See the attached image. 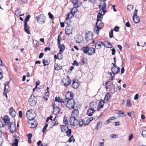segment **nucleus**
<instances>
[{"mask_svg": "<svg viewBox=\"0 0 146 146\" xmlns=\"http://www.w3.org/2000/svg\"><path fill=\"white\" fill-rule=\"evenodd\" d=\"M112 73L114 74H117L119 72L120 68L117 67V66L113 67L111 68Z\"/></svg>", "mask_w": 146, "mask_h": 146, "instance_id": "f3484780", "label": "nucleus"}, {"mask_svg": "<svg viewBox=\"0 0 146 146\" xmlns=\"http://www.w3.org/2000/svg\"><path fill=\"white\" fill-rule=\"evenodd\" d=\"M133 21L135 23H139L140 21L139 17H138V16L136 17H133Z\"/></svg>", "mask_w": 146, "mask_h": 146, "instance_id": "c85d7f7f", "label": "nucleus"}, {"mask_svg": "<svg viewBox=\"0 0 146 146\" xmlns=\"http://www.w3.org/2000/svg\"><path fill=\"white\" fill-rule=\"evenodd\" d=\"M9 129L11 133L15 131L16 130V125L15 123H11L9 125Z\"/></svg>", "mask_w": 146, "mask_h": 146, "instance_id": "f8f14e48", "label": "nucleus"}, {"mask_svg": "<svg viewBox=\"0 0 146 146\" xmlns=\"http://www.w3.org/2000/svg\"><path fill=\"white\" fill-rule=\"evenodd\" d=\"M61 105L62 107L65 106L66 105L67 106V100H66L65 99V100H63V101L61 102Z\"/></svg>", "mask_w": 146, "mask_h": 146, "instance_id": "473e14b6", "label": "nucleus"}, {"mask_svg": "<svg viewBox=\"0 0 146 146\" xmlns=\"http://www.w3.org/2000/svg\"><path fill=\"white\" fill-rule=\"evenodd\" d=\"M72 27L70 26H68L65 29V33L66 35H69L72 32Z\"/></svg>", "mask_w": 146, "mask_h": 146, "instance_id": "dca6fc26", "label": "nucleus"}, {"mask_svg": "<svg viewBox=\"0 0 146 146\" xmlns=\"http://www.w3.org/2000/svg\"><path fill=\"white\" fill-rule=\"evenodd\" d=\"M53 125H52V127H53L55 125H57L58 124V123L57 122V120H56V117L54 118L53 121L52 122Z\"/></svg>", "mask_w": 146, "mask_h": 146, "instance_id": "c9c22d12", "label": "nucleus"}, {"mask_svg": "<svg viewBox=\"0 0 146 146\" xmlns=\"http://www.w3.org/2000/svg\"><path fill=\"white\" fill-rule=\"evenodd\" d=\"M9 82H7L5 84V87L4 89V90L5 92H8L9 91Z\"/></svg>", "mask_w": 146, "mask_h": 146, "instance_id": "a878e982", "label": "nucleus"}, {"mask_svg": "<svg viewBox=\"0 0 146 146\" xmlns=\"http://www.w3.org/2000/svg\"><path fill=\"white\" fill-rule=\"evenodd\" d=\"M103 45H104L105 47H106V45L104 42H99L95 43V47L96 49H98L102 48Z\"/></svg>", "mask_w": 146, "mask_h": 146, "instance_id": "2eb2a0df", "label": "nucleus"}, {"mask_svg": "<svg viewBox=\"0 0 146 146\" xmlns=\"http://www.w3.org/2000/svg\"><path fill=\"white\" fill-rule=\"evenodd\" d=\"M61 39V37L60 36V35H59L58 38V45L60 44V40Z\"/></svg>", "mask_w": 146, "mask_h": 146, "instance_id": "4d7b16f0", "label": "nucleus"}, {"mask_svg": "<svg viewBox=\"0 0 146 146\" xmlns=\"http://www.w3.org/2000/svg\"><path fill=\"white\" fill-rule=\"evenodd\" d=\"M72 3L75 5H76V7H78V5H77V3H78V0H72Z\"/></svg>", "mask_w": 146, "mask_h": 146, "instance_id": "a19ab883", "label": "nucleus"}, {"mask_svg": "<svg viewBox=\"0 0 146 146\" xmlns=\"http://www.w3.org/2000/svg\"><path fill=\"white\" fill-rule=\"evenodd\" d=\"M60 128L62 131L63 132L66 131V130L68 129V127L67 126L64 125H61Z\"/></svg>", "mask_w": 146, "mask_h": 146, "instance_id": "cd10ccee", "label": "nucleus"}, {"mask_svg": "<svg viewBox=\"0 0 146 146\" xmlns=\"http://www.w3.org/2000/svg\"><path fill=\"white\" fill-rule=\"evenodd\" d=\"M24 30L28 34H29L30 33V32L29 30V27L27 24V23H24Z\"/></svg>", "mask_w": 146, "mask_h": 146, "instance_id": "aec40b11", "label": "nucleus"}, {"mask_svg": "<svg viewBox=\"0 0 146 146\" xmlns=\"http://www.w3.org/2000/svg\"><path fill=\"white\" fill-rule=\"evenodd\" d=\"M95 53V49L94 48L92 47H91L90 48H89L88 54V55H94Z\"/></svg>", "mask_w": 146, "mask_h": 146, "instance_id": "5701e85b", "label": "nucleus"}, {"mask_svg": "<svg viewBox=\"0 0 146 146\" xmlns=\"http://www.w3.org/2000/svg\"><path fill=\"white\" fill-rule=\"evenodd\" d=\"M32 110H28L26 113L27 117L29 120V121L33 120L35 118V116L33 115V113L31 112Z\"/></svg>", "mask_w": 146, "mask_h": 146, "instance_id": "0eeeda50", "label": "nucleus"}, {"mask_svg": "<svg viewBox=\"0 0 146 146\" xmlns=\"http://www.w3.org/2000/svg\"><path fill=\"white\" fill-rule=\"evenodd\" d=\"M104 105V101H102V100H101L99 103L98 106L97 108V110L99 111L100 109L103 108Z\"/></svg>", "mask_w": 146, "mask_h": 146, "instance_id": "393cba45", "label": "nucleus"}, {"mask_svg": "<svg viewBox=\"0 0 146 146\" xmlns=\"http://www.w3.org/2000/svg\"><path fill=\"white\" fill-rule=\"evenodd\" d=\"M142 136L143 137H146V131L144 130L143 131L142 133L141 134Z\"/></svg>", "mask_w": 146, "mask_h": 146, "instance_id": "5fc2aeb1", "label": "nucleus"}, {"mask_svg": "<svg viewBox=\"0 0 146 146\" xmlns=\"http://www.w3.org/2000/svg\"><path fill=\"white\" fill-rule=\"evenodd\" d=\"M89 49V47L88 46H86L82 48V50L83 51L84 53H88V54Z\"/></svg>", "mask_w": 146, "mask_h": 146, "instance_id": "2f4dec72", "label": "nucleus"}, {"mask_svg": "<svg viewBox=\"0 0 146 146\" xmlns=\"http://www.w3.org/2000/svg\"><path fill=\"white\" fill-rule=\"evenodd\" d=\"M104 145V142H99L98 144V146H103Z\"/></svg>", "mask_w": 146, "mask_h": 146, "instance_id": "13d9d810", "label": "nucleus"}, {"mask_svg": "<svg viewBox=\"0 0 146 146\" xmlns=\"http://www.w3.org/2000/svg\"><path fill=\"white\" fill-rule=\"evenodd\" d=\"M96 26L94 29V32L98 34L100 30L104 27V24L101 20L97 21Z\"/></svg>", "mask_w": 146, "mask_h": 146, "instance_id": "f03ea898", "label": "nucleus"}, {"mask_svg": "<svg viewBox=\"0 0 146 146\" xmlns=\"http://www.w3.org/2000/svg\"><path fill=\"white\" fill-rule=\"evenodd\" d=\"M84 121L83 120L81 119L79 120L78 124L80 126H82L84 125Z\"/></svg>", "mask_w": 146, "mask_h": 146, "instance_id": "f704fd0d", "label": "nucleus"}, {"mask_svg": "<svg viewBox=\"0 0 146 146\" xmlns=\"http://www.w3.org/2000/svg\"><path fill=\"white\" fill-rule=\"evenodd\" d=\"M3 120L6 125H9L11 123L10 122V119L7 115H5L4 117Z\"/></svg>", "mask_w": 146, "mask_h": 146, "instance_id": "a211bd4d", "label": "nucleus"}, {"mask_svg": "<svg viewBox=\"0 0 146 146\" xmlns=\"http://www.w3.org/2000/svg\"><path fill=\"white\" fill-rule=\"evenodd\" d=\"M95 111V110L94 108H91L88 109L87 110V114L88 116H91L92 115V114Z\"/></svg>", "mask_w": 146, "mask_h": 146, "instance_id": "412c9836", "label": "nucleus"}, {"mask_svg": "<svg viewBox=\"0 0 146 146\" xmlns=\"http://www.w3.org/2000/svg\"><path fill=\"white\" fill-rule=\"evenodd\" d=\"M138 10L137 9H135L134 12L133 17H136L138 16L137 15Z\"/></svg>", "mask_w": 146, "mask_h": 146, "instance_id": "864d4df0", "label": "nucleus"}, {"mask_svg": "<svg viewBox=\"0 0 146 146\" xmlns=\"http://www.w3.org/2000/svg\"><path fill=\"white\" fill-rule=\"evenodd\" d=\"M73 141V142H74L75 141V139H74V137L73 135H72L70 138L69 139L68 142L69 143L71 142L72 141Z\"/></svg>", "mask_w": 146, "mask_h": 146, "instance_id": "c03bdc74", "label": "nucleus"}, {"mask_svg": "<svg viewBox=\"0 0 146 146\" xmlns=\"http://www.w3.org/2000/svg\"><path fill=\"white\" fill-rule=\"evenodd\" d=\"M114 60V63H112V64H113V66L114 67L116 66L115 64L116 61V58L115 57H114L113 58Z\"/></svg>", "mask_w": 146, "mask_h": 146, "instance_id": "680f3d73", "label": "nucleus"}, {"mask_svg": "<svg viewBox=\"0 0 146 146\" xmlns=\"http://www.w3.org/2000/svg\"><path fill=\"white\" fill-rule=\"evenodd\" d=\"M110 97V94L109 93H107L105 95L104 98V100L106 99L107 101Z\"/></svg>", "mask_w": 146, "mask_h": 146, "instance_id": "79ce46f5", "label": "nucleus"}, {"mask_svg": "<svg viewBox=\"0 0 146 146\" xmlns=\"http://www.w3.org/2000/svg\"><path fill=\"white\" fill-rule=\"evenodd\" d=\"M71 82V80L68 76L65 78H63L62 80V83L64 86H67Z\"/></svg>", "mask_w": 146, "mask_h": 146, "instance_id": "39448f33", "label": "nucleus"}, {"mask_svg": "<svg viewBox=\"0 0 146 146\" xmlns=\"http://www.w3.org/2000/svg\"><path fill=\"white\" fill-rule=\"evenodd\" d=\"M105 43L108 46H107V48H111L112 47V45H111L110 42H107L106 41L105 42Z\"/></svg>", "mask_w": 146, "mask_h": 146, "instance_id": "ea45409f", "label": "nucleus"}, {"mask_svg": "<svg viewBox=\"0 0 146 146\" xmlns=\"http://www.w3.org/2000/svg\"><path fill=\"white\" fill-rule=\"evenodd\" d=\"M29 102L31 106H34L36 103V98L34 95L32 94L29 98Z\"/></svg>", "mask_w": 146, "mask_h": 146, "instance_id": "7ed1b4c3", "label": "nucleus"}, {"mask_svg": "<svg viewBox=\"0 0 146 146\" xmlns=\"http://www.w3.org/2000/svg\"><path fill=\"white\" fill-rule=\"evenodd\" d=\"M77 10V9L76 8H73L71 10L70 13L67 14L66 18L69 19L71 18L72 17V15L73 16L75 14Z\"/></svg>", "mask_w": 146, "mask_h": 146, "instance_id": "9b49d317", "label": "nucleus"}, {"mask_svg": "<svg viewBox=\"0 0 146 146\" xmlns=\"http://www.w3.org/2000/svg\"><path fill=\"white\" fill-rule=\"evenodd\" d=\"M83 38L82 36H79L76 39V42L77 43L82 42Z\"/></svg>", "mask_w": 146, "mask_h": 146, "instance_id": "bb28decb", "label": "nucleus"}, {"mask_svg": "<svg viewBox=\"0 0 146 146\" xmlns=\"http://www.w3.org/2000/svg\"><path fill=\"white\" fill-rule=\"evenodd\" d=\"M36 17L37 22L41 24L44 23L46 19L45 17L43 14L40 15Z\"/></svg>", "mask_w": 146, "mask_h": 146, "instance_id": "6e6552de", "label": "nucleus"}, {"mask_svg": "<svg viewBox=\"0 0 146 146\" xmlns=\"http://www.w3.org/2000/svg\"><path fill=\"white\" fill-rule=\"evenodd\" d=\"M70 19H68L66 18V19L65 20V23L67 25H69L70 23Z\"/></svg>", "mask_w": 146, "mask_h": 146, "instance_id": "a18cd8bd", "label": "nucleus"}, {"mask_svg": "<svg viewBox=\"0 0 146 146\" xmlns=\"http://www.w3.org/2000/svg\"><path fill=\"white\" fill-rule=\"evenodd\" d=\"M106 5L105 3H101L99 5L100 12L97 15V21L101 20L103 15L106 12Z\"/></svg>", "mask_w": 146, "mask_h": 146, "instance_id": "f257e3e1", "label": "nucleus"}, {"mask_svg": "<svg viewBox=\"0 0 146 146\" xmlns=\"http://www.w3.org/2000/svg\"><path fill=\"white\" fill-rule=\"evenodd\" d=\"M63 99L61 98L60 97H56L55 98V101L56 102H61L63 101Z\"/></svg>", "mask_w": 146, "mask_h": 146, "instance_id": "58836bf2", "label": "nucleus"}, {"mask_svg": "<svg viewBox=\"0 0 146 146\" xmlns=\"http://www.w3.org/2000/svg\"><path fill=\"white\" fill-rule=\"evenodd\" d=\"M112 138H116L118 137V135L115 134H112L110 136Z\"/></svg>", "mask_w": 146, "mask_h": 146, "instance_id": "8fccbe9b", "label": "nucleus"}, {"mask_svg": "<svg viewBox=\"0 0 146 146\" xmlns=\"http://www.w3.org/2000/svg\"><path fill=\"white\" fill-rule=\"evenodd\" d=\"M79 114V111L77 109V108L74 109V111L72 112V117L74 116V117L77 116Z\"/></svg>", "mask_w": 146, "mask_h": 146, "instance_id": "b1692460", "label": "nucleus"}, {"mask_svg": "<svg viewBox=\"0 0 146 146\" xmlns=\"http://www.w3.org/2000/svg\"><path fill=\"white\" fill-rule=\"evenodd\" d=\"M58 48H60V53L58 54H60L63 52L65 49V47L63 44H60V45H58Z\"/></svg>", "mask_w": 146, "mask_h": 146, "instance_id": "4be33fe9", "label": "nucleus"}, {"mask_svg": "<svg viewBox=\"0 0 146 146\" xmlns=\"http://www.w3.org/2000/svg\"><path fill=\"white\" fill-rule=\"evenodd\" d=\"M125 25L126 27H129L130 26V24L129 22H127L126 23Z\"/></svg>", "mask_w": 146, "mask_h": 146, "instance_id": "774afa93", "label": "nucleus"}, {"mask_svg": "<svg viewBox=\"0 0 146 146\" xmlns=\"http://www.w3.org/2000/svg\"><path fill=\"white\" fill-rule=\"evenodd\" d=\"M111 50L112 51V54L113 55L115 54V50L114 48H113Z\"/></svg>", "mask_w": 146, "mask_h": 146, "instance_id": "338daca9", "label": "nucleus"}, {"mask_svg": "<svg viewBox=\"0 0 146 146\" xmlns=\"http://www.w3.org/2000/svg\"><path fill=\"white\" fill-rule=\"evenodd\" d=\"M133 138V135L132 134H131L129 137V141H130Z\"/></svg>", "mask_w": 146, "mask_h": 146, "instance_id": "0e129e2a", "label": "nucleus"}, {"mask_svg": "<svg viewBox=\"0 0 146 146\" xmlns=\"http://www.w3.org/2000/svg\"><path fill=\"white\" fill-rule=\"evenodd\" d=\"M2 70L1 69V68H0V79H1L3 77V76L2 75L3 74H2Z\"/></svg>", "mask_w": 146, "mask_h": 146, "instance_id": "052dcab7", "label": "nucleus"}, {"mask_svg": "<svg viewBox=\"0 0 146 146\" xmlns=\"http://www.w3.org/2000/svg\"><path fill=\"white\" fill-rule=\"evenodd\" d=\"M72 65L74 66L76 65V66H78L79 65V63L76 61L74 60L72 64Z\"/></svg>", "mask_w": 146, "mask_h": 146, "instance_id": "bf43d9fd", "label": "nucleus"}, {"mask_svg": "<svg viewBox=\"0 0 146 146\" xmlns=\"http://www.w3.org/2000/svg\"><path fill=\"white\" fill-rule=\"evenodd\" d=\"M48 126V124H46L44 126V127L42 129V132L44 133L45 131L46 130V128Z\"/></svg>", "mask_w": 146, "mask_h": 146, "instance_id": "3c124183", "label": "nucleus"}, {"mask_svg": "<svg viewBox=\"0 0 146 146\" xmlns=\"http://www.w3.org/2000/svg\"><path fill=\"white\" fill-rule=\"evenodd\" d=\"M70 122L71 125L74 126L78 125V121L76 119L74 116L70 117Z\"/></svg>", "mask_w": 146, "mask_h": 146, "instance_id": "423d86ee", "label": "nucleus"}, {"mask_svg": "<svg viewBox=\"0 0 146 146\" xmlns=\"http://www.w3.org/2000/svg\"><path fill=\"white\" fill-rule=\"evenodd\" d=\"M133 5H129L127 6V10L130 11L133 9Z\"/></svg>", "mask_w": 146, "mask_h": 146, "instance_id": "09e8293b", "label": "nucleus"}, {"mask_svg": "<svg viewBox=\"0 0 146 146\" xmlns=\"http://www.w3.org/2000/svg\"><path fill=\"white\" fill-rule=\"evenodd\" d=\"M80 83L78 80H73V83L72 86L74 88L76 89L79 86Z\"/></svg>", "mask_w": 146, "mask_h": 146, "instance_id": "4468645a", "label": "nucleus"}, {"mask_svg": "<svg viewBox=\"0 0 146 146\" xmlns=\"http://www.w3.org/2000/svg\"><path fill=\"white\" fill-rule=\"evenodd\" d=\"M127 106L129 107V106H131V102L129 99H128L127 101Z\"/></svg>", "mask_w": 146, "mask_h": 146, "instance_id": "603ef678", "label": "nucleus"}, {"mask_svg": "<svg viewBox=\"0 0 146 146\" xmlns=\"http://www.w3.org/2000/svg\"><path fill=\"white\" fill-rule=\"evenodd\" d=\"M68 130L66 131V133L68 137H69L70 136L71 131V129H67Z\"/></svg>", "mask_w": 146, "mask_h": 146, "instance_id": "e433bc0d", "label": "nucleus"}, {"mask_svg": "<svg viewBox=\"0 0 146 146\" xmlns=\"http://www.w3.org/2000/svg\"><path fill=\"white\" fill-rule=\"evenodd\" d=\"M48 15L50 18L51 19H52L53 18V16L51 13H50V12H49L48 13Z\"/></svg>", "mask_w": 146, "mask_h": 146, "instance_id": "69168bd1", "label": "nucleus"}, {"mask_svg": "<svg viewBox=\"0 0 146 146\" xmlns=\"http://www.w3.org/2000/svg\"><path fill=\"white\" fill-rule=\"evenodd\" d=\"M9 112L10 114L13 117L15 116V112L13 107H11L9 109Z\"/></svg>", "mask_w": 146, "mask_h": 146, "instance_id": "6ab92c4d", "label": "nucleus"}, {"mask_svg": "<svg viewBox=\"0 0 146 146\" xmlns=\"http://www.w3.org/2000/svg\"><path fill=\"white\" fill-rule=\"evenodd\" d=\"M73 93L70 92H68L65 95L66 100H73Z\"/></svg>", "mask_w": 146, "mask_h": 146, "instance_id": "ddd939ff", "label": "nucleus"}, {"mask_svg": "<svg viewBox=\"0 0 146 146\" xmlns=\"http://www.w3.org/2000/svg\"><path fill=\"white\" fill-rule=\"evenodd\" d=\"M110 38H111L113 37V31L112 29H111V31L109 33Z\"/></svg>", "mask_w": 146, "mask_h": 146, "instance_id": "49530a36", "label": "nucleus"}, {"mask_svg": "<svg viewBox=\"0 0 146 146\" xmlns=\"http://www.w3.org/2000/svg\"><path fill=\"white\" fill-rule=\"evenodd\" d=\"M67 107L69 109H73L74 108V106L75 105V103L73 100H67Z\"/></svg>", "mask_w": 146, "mask_h": 146, "instance_id": "20e7f679", "label": "nucleus"}, {"mask_svg": "<svg viewBox=\"0 0 146 146\" xmlns=\"http://www.w3.org/2000/svg\"><path fill=\"white\" fill-rule=\"evenodd\" d=\"M63 121L64 124H68V122L67 120V118L65 117H64Z\"/></svg>", "mask_w": 146, "mask_h": 146, "instance_id": "de8ad7c7", "label": "nucleus"}, {"mask_svg": "<svg viewBox=\"0 0 146 146\" xmlns=\"http://www.w3.org/2000/svg\"><path fill=\"white\" fill-rule=\"evenodd\" d=\"M28 126L30 128H35L37 126V123L36 121H28Z\"/></svg>", "mask_w": 146, "mask_h": 146, "instance_id": "1a4fd4ad", "label": "nucleus"}, {"mask_svg": "<svg viewBox=\"0 0 146 146\" xmlns=\"http://www.w3.org/2000/svg\"><path fill=\"white\" fill-rule=\"evenodd\" d=\"M119 27L117 26H116L114 27V31L116 32H118L119 29Z\"/></svg>", "mask_w": 146, "mask_h": 146, "instance_id": "6e6d98bb", "label": "nucleus"}, {"mask_svg": "<svg viewBox=\"0 0 146 146\" xmlns=\"http://www.w3.org/2000/svg\"><path fill=\"white\" fill-rule=\"evenodd\" d=\"M54 69L56 70H59L62 69V67L59 66L57 64H56L54 66Z\"/></svg>", "mask_w": 146, "mask_h": 146, "instance_id": "72a5a7b5", "label": "nucleus"}, {"mask_svg": "<svg viewBox=\"0 0 146 146\" xmlns=\"http://www.w3.org/2000/svg\"><path fill=\"white\" fill-rule=\"evenodd\" d=\"M53 112L55 114H58L59 112L60 109L56 107L54 108H53Z\"/></svg>", "mask_w": 146, "mask_h": 146, "instance_id": "7c9ffc66", "label": "nucleus"}, {"mask_svg": "<svg viewBox=\"0 0 146 146\" xmlns=\"http://www.w3.org/2000/svg\"><path fill=\"white\" fill-rule=\"evenodd\" d=\"M93 38V34L91 32L87 33L85 36V38L87 41L92 40Z\"/></svg>", "mask_w": 146, "mask_h": 146, "instance_id": "9d476101", "label": "nucleus"}, {"mask_svg": "<svg viewBox=\"0 0 146 146\" xmlns=\"http://www.w3.org/2000/svg\"><path fill=\"white\" fill-rule=\"evenodd\" d=\"M14 141L12 144V146H18L19 139H13Z\"/></svg>", "mask_w": 146, "mask_h": 146, "instance_id": "c756f323", "label": "nucleus"}, {"mask_svg": "<svg viewBox=\"0 0 146 146\" xmlns=\"http://www.w3.org/2000/svg\"><path fill=\"white\" fill-rule=\"evenodd\" d=\"M19 115L20 118H21L22 116V112L21 111H20L19 112Z\"/></svg>", "mask_w": 146, "mask_h": 146, "instance_id": "e2e57ef3", "label": "nucleus"}, {"mask_svg": "<svg viewBox=\"0 0 146 146\" xmlns=\"http://www.w3.org/2000/svg\"><path fill=\"white\" fill-rule=\"evenodd\" d=\"M31 16L30 15H28L24 20V23H27V21L30 19Z\"/></svg>", "mask_w": 146, "mask_h": 146, "instance_id": "37998d69", "label": "nucleus"}, {"mask_svg": "<svg viewBox=\"0 0 146 146\" xmlns=\"http://www.w3.org/2000/svg\"><path fill=\"white\" fill-rule=\"evenodd\" d=\"M42 62L44 66H45L48 65L49 64L47 59H46V60H45V59H44Z\"/></svg>", "mask_w": 146, "mask_h": 146, "instance_id": "4c0bfd02", "label": "nucleus"}]
</instances>
